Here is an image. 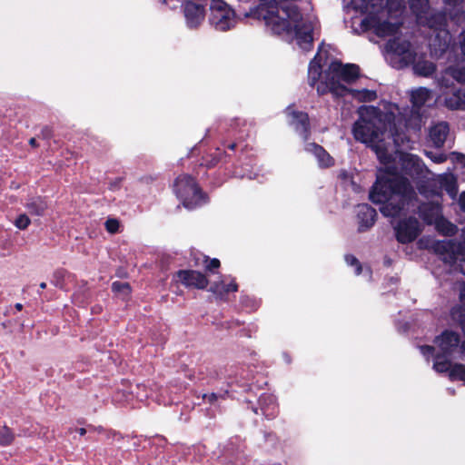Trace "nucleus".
<instances>
[{
  "instance_id": "nucleus-1",
  "label": "nucleus",
  "mask_w": 465,
  "mask_h": 465,
  "mask_svg": "<svg viewBox=\"0 0 465 465\" xmlns=\"http://www.w3.org/2000/svg\"><path fill=\"white\" fill-rule=\"evenodd\" d=\"M251 15L264 21L275 35H294L297 44L304 51L312 46V27L302 22V16L293 4L265 3L251 11Z\"/></svg>"
},
{
  "instance_id": "nucleus-2",
  "label": "nucleus",
  "mask_w": 465,
  "mask_h": 465,
  "mask_svg": "<svg viewBox=\"0 0 465 465\" xmlns=\"http://www.w3.org/2000/svg\"><path fill=\"white\" fill-rule=\"evenodd\" d=\"M360 118L355 122L352 133L354 138L368 143L376 153L380 161L388 163L391 155L383 143L386 138H391L398 144V130L392 113L382 112L374 106H361L359 111Z\"/></svg>"
},
{
  "instance_id": "nucleus-3",
  "label": "nucleus",
  "mask_w": 465,
  "mask_h": 465,
  "mask_svg": "<svg viewBox=\"0 0 465 465\" xmlns=\"http://www.w3.org/2000/svg\"><path fill=\"white\" fill-rule=\"evenodd\" d=\"M386 173L377 176V182L370 193L374 203H382L381 213L388 217L397 216L415 194L409 181L386 167Z\"/></svg>"
},
{
  "instance_id": "nucleus-4",
  "label": "nucleus",
  "mask_w": 465,
  "mask_h": 465,
  "mask_svg": "<svg viewBox=\"0 0 465 465\" xmlns=\"http://www.w3.org/2000/svg\"><path fill=\"white\" fill-rule=\"evenodd\" d=\"M359 67L355 64L342 65L339 62H333L326 71V80L316 87L319 94L328 92L335 96H344L349 89L343 83H351L358 77Z\"/></svg>"
},
{
  "instance_id": "nucleus-5",
  "label": "nucleus",
  "mask_w": 465,
  "mask_h": 465,
  "mask_svg": "<svg viewBox=\"0 0 465 465\" xmlns=\"http://www.w3.org/2000/svg\"><path fill=\"white\" fill-rule=\"evenodd\" d=\"M210 2V22L219 31H226L235 24L234 12L223 0H203Z\"/></svg>"
},
{
  "instance_id": "nucleus-6",
  "label": "nucleus",
  "mask_w": 465,
  "mask_h": 465,
  "mask_svg": "<svg viewBox=\"0 0 465 465\" xmlns=\"http://www.w3.org/2000/svg\"><path fill=\"white\" fill-rule=\"evenodd\" d=\"M175 192L183 201L184 207L192 209L201 201V192L193 179L189 175H181L175 181Z\"/></svg>"
},
{
  "instance_id": "nucleus-7",
  "label": "nucleus",
  "mask_w": 465,
  "mask_h": 465,
  "mask_svg": "<svg viewBox=\"0 0 465 465\" xmlns=\"http://www.w3.org/2000/svg\"><path fill=\"white\" fill-rule=\"evenodd\" d=\"M435 252L442 256L445 262H454L460 259L465 261V242L456 240L438 241L433 244Z\"/></svg>"
},
{
  "instance_id": "nucleus-8",
  "label": "nucleus",
  "mask_w": 465,
  "mask_h": 465,
  "mask_svg": "<svg viewBox=\"0 0 465 465\" xmlns=\"http://www.w3.org/2000/svg\"><path fill=\"white\" fill-rule=\"evenodd\" d=\"M386 49L392 55L401 59V67L414 62L415 54L411 50L409 41L401 38L391 39L386 45Z\"/></svg>"
},
{
  "instance_id": "nucleus-9",
  "label": "nucleus",
  "mask_w": 465,
  "mask_h": 465,
  "mask_svg": "<svg viewBox=\"0 0 465 465\" xmlns=\"http://www.w3.org/2000/svg\"><path fill=\"white\" fill-rule=\"evenodd\" d=\"M397 240L401 243L414 241L419 234V222L416 218L410 217L401 220L395 227Z\"/></svg>"
},
{
  "instance_id": "nucleus-10",
  "label": "nucleus",
  "mask_w": 465,
  "mask_h": 465,
  "mask_svg": "<svg viewBox=\"0 0 465 465\" xmlns=\"http://www.w3.org/2000/svg\"><path fill=\"white\" fill-rule=\"evenodd\" d=\"M179 281L186 287L205 289L209 283L207 277L193 270H181L176 272Z\"/></svg>"
},
{
  "instance_id": "nucleus-11",
  "label": "nucleus",
  "mask_w": 465,
  "mask_h": 465,
  "mask_svg": "<svg viewBox=\"0 0 465 465\" xmlns=\"http://www.w3.org/2000/svg\"><path fill=\"white\" fill-rule=\"evenodd\" d=\"M401 170L412 178L421 176L425 171L424 164L416 156L411 153H402L400 156Z\"/></svg>"
},
{
  "instance_id": "nucleus-12",
  "label": "nucleus",
  "mask_w": 465,
  "mask_h": 465,
  "mask_svg": "<svg viewBox=\"0 0 465 465\" xmlns=\"http://www.w3.org/2000/svg\"><path fill=\"white\" fill-rule=\"evenodd\" d=\"M184 15L190 27H196L203 20L204 11L202 5L193 2L184 4Z\"/></svg>"
},
{
  "instance_id": "nucleus-13",
  "label": "nucleus",
  "mask_w": 465,
  "mask_h": 465,
  "mask_svg": "<svg viewBox=\"0 0 465 465\" xmlns=\"http://www.w3.org/2000/svg\"><path fill=\"white\" fill-rule=\"evenodd\" d=\"M444 356L450 355L456 349L460 342L459 335L453 331H445L435 341Z\"/></svg>"
},
{
  "instance_id": "nucleus-14",
  "label": "nucleus",
  "mask_w": 465,
  "mask_h": 465,
  "mask_svg": "<svg viewBox=\"0 0 465 465\" xmlns=\"http://www.w3.org/2000/svg\"><path fill=\"white\" fill-rule=\"evenodd\" d=\"M377 213L375 209L368 204L358 206L357 216L359 219V231L363 232L370 229L375 223Z\"/></svg>"
},
{
  "instance_id": "nucleus-15",
  "label": "nucleus",
  "mask_w": 465,
  "mask_h": 465,
  "mask_svg": "<svg viewBox=\"0 0 465 465\" xmlns=\"http://www.w3.org/2000/svg\"><path fill=\"white\" fill-rule=\"evenodd\" d=\"M431 213L432 218L429 219V223H432L434 220L436 223V227L439 232H442L445 235H453L457 232V227L447 221L446 219L440 217V206L439 204L431 205Z\"/></svg>"
},
{
  "instance_id": "nucleus-16",
  "label": "nucleus",
  "mask_w": 465,
  "mask_h": 465,
  "mask_svg": "<svg viewBox=\"0 0 465 465\" xmlns=\"http://www.w3.org/2000/svg\"><path fill=\"white\" fill-rule=\"evenodd\" d=\"M320 81L317 84L320 85L322 83H324L326 80V71L322 74V66L319 61V54H316L314 58L311 61L309 69H308V81L309 84L312 87H314L315 84Z\"/></svg>"
},
{
  "instance_id": "nucleus-17",
  "label": "nucleus",
  "mask_w": 465,
  "mask_h": 465,
  "mask_svg": "<svg viewBox=\"0 0 465 465\" xmlns=\"http://www.w3.org/2000/svg\"><path fill=\"white\" fill-rule=\"evenodd\" d=\"M419 21L430 28L440 30L446 24V15L441 12L430 13L428 9L425 14H422V19Z\"/></svg>"
},
{
  "instance_id": "nucleus-18",
  "label": "nucleus",
  "mask_w": 465,
  "mask_h": 465,
  "mask_svg": "<svg viewBox=\"0 0 465 465\" xmlns=\"http://www.w3.org/2000/svg\"><path fill=\"white\" fill-rule=\"evenodd\" d=\"M449 134V125L445 122H441L434 125L430 132V136L435 146L443 145Z\"/></svg>"
},
{
  "instance_id": "nucleus-19",
  "label": "nucleus",
  "mask_w": 465,
  "mask_h": 465,
  "mask_svg": "<svg viewBox=\"0 0 465 465\" xmlns=\"http://www.w3.org/2000/svg\"><path fill=\"white\" fill-rule=\"evenodd\" d=\"M432 98V92L426 87H419L411 93V101L414 108H420Z\"/></svg>"
},
{
  "instance_id": "nucleus-20",
  "label": "nucleus",
  "mask_w": 465,
  "mask_h": 465,
  "mask_svg": "<svg viewBox=\"0 0 465 465\" xmlns=\"http://www.w3.org/2000/svg\"><path fill=\"white\" fill-rule=\"evenodd\" d=\"M47 203L42 197L30 198L25 203V208L33 216H43L47 210Z\"/></svg>"
},
{
  "instance_id": "nucleus-21",
  "label": "nucleus",
  "mask_w": 465,
  "mask_h": 465,
  "mask_svg": "<svg viewBox=\"0 0 465 465\" xmlns=\"http://www.w3.org/2000/svg\"><path fill=\"white\" fill-rule=\"evenodd\" d=\"M445 105L451 110L465 109V92L455 90L445 98Z\"/></svg>"
},
{
  "instance_id": "nucleus-22",
  "label": "nucleus",
  "mask_w": 465,
  "mask_h": 465,
  "mask_svg": "<svg viewBox=\"0 0 465 465\" xmlns=\"http://www.w3.org/2000/svg\"><path fill=\"white\" fill-rule=\"evenodd\" d=\"M293 121L292 124L295 125L296 130L302 134H304V138H307V133L309 130V117L307 114L302 112H292V113Z\"/></svg>"
},
{
  "instance_id": "nucleus-23",
  "label": "nucleus",
  "mask_w": 465,
  "mask_h": 465,
  "mask_svg": "<svg viewBox=\"0 0 465 465\" xmlns=\"http://www.w3.org/2000/svg\"><path fill=\"white\" fill-rule=\"evenodd\" d=\"M413 63V71L417 75L428 77L436 71V65L430 61L419 60Z\"/></svg>"
},
{
  "instance_id": "nucleus-24",
  "label": "nucleus",
  "mask_w": 465,
  "mask_h": 465,
  "mask_svg": "<svg viewBox=\"0 0 465 465\" xmlns=\"http://www.w3.org/2000/svg\"><path fill=\"white\" fill-rule=\"evenodd\" d=\"M308 150L315 154L322 165L330 166L332 164L331 157L322 146L316 143H311L308 145Z\"/></svg>"
},
{
  "instance_id": "nucleus-25",
  "label": "nucleus",
  "mask_w": 465,
  "mask_h": 465,
  "mask_svg": "<svg viewBox=\"0 0 465 465\" xmlns=\"http://www.w3.org/2000/svg\"><path fill=\"white\" fill-rule=\"evenodd\" d=\"M400 24H394L387 21L381 22L376 26V34L379 36H387L394 35L400 29Z\"/></svg>"
},
{
  "instance_id": "nucleus-26",
  "label": "nucleus",
  "mask_w": 465,
  "mask_h": 465,
  "mask_svg": "<svg viewBox=\"0 0 465 465\" xmlns=\"http://www.w3.org/2000/svg\"><path fill=\"white\" fill-rule=\"evenodd\" d=\"M440 185L451 197L457 194L456 179L451 174H445L440 177Z\"/></svg>"
},
{
  "instance_id": "nucleus-27",
  "label": "nucleus",
  "mask_w": 465,
  "mask_h": 465,
  "mask_svg": "<svg viewBox=\"0 0 465 465\" xmlns=\"http://www.w3.org/2000/svg\"><path fill=\"white\" fill-rule=\"evenodd\" d=\"M210 291L217 295H223L230 292L237 291V285L235 283L224 284L223 282H214Z\"/></svg>"
},
{
  "instance_id": "nucleus-28",
  "label": "nucleus",
  "mask_w": 465,
  "mask_h": 465,
  "mask_svg": "<svg viewBox=\"0 0 465 465\" xmlns=\"http://www.w3.org/2000/svg\"><path fill=\"white\" fill-rule=\"evenodd\" d=\"M410 5L418 19H422V14L429 9V0H410Z\"/></svg>"
},
{
  "instance_id": "nucleus-29",
  "label": "nucleus",
  "mask_w": 465,
  "mask_h": 465,
  "mask_svg": "<svg viewBox=\"0 0 465 465\" xmlns=\"http://www.w3.org/2000/svg\"><path fill=\"white\" fill-rule=\"evenodd\" d=\"M349 93L352 94L354 98L361 102H370L376 99L377 94L374 91L362 89V90H350Z\"/></svg>"
},
{
  "instance_id": "nucleus-30",
  "label": "nucleus",
  "mask_w": 465,
  "mask_h": 465,
  "mask_svg": "<svg viewBox=\"0 0 465 465\" xmlns=\"http://www.w3.org/2000/svg\"><path fill=\"white\" fill-rule=\"evenodd\" d=\"M447 356H444L442 353H438L435 357V362L433 365V369L437 372H445L451 369L450 362L446 360Z\"/></svg>"
},
{
  "instance_id": "nucleus-31",
  "label": "nucleus",
  "mask_w": 465,
  "mask_h": 465,
  "mask_svg": "<svg viewBox=\"0 0 465 465\" xmlns=\"http://www.w3.org/2000/svg\"><path fill=\"white\" fill-rule=\"evenodd\" d=\"M112 290L123 299L127 297L131 292V286L128 282H114L112 284Z\"/></svg>"
},
{
  "instance_id": "nucleus-32",
  "label": "nucleus",
  "mask_w": 465,
  "mask_h": 465,
  "mask_svg": "<svg viewBox=\"0 0 465 465\" xmlns=\"http://www.w3.org/2000/svg\"><path fill=\"white\" fill-rule=\"evenodd\" d=\"M15 440V434L11 429L3 426L0 429V446H8Z\"/></svg>"
},
{
  "instance_id": "nucleus-33",
  "label": "nucleus",
  "mask_w": 465,
  "mask_h": 465,
  "mask_svg": "<svg viewBox=\"0 0 465 465\" xmlns=\"http://www.w3.org/2000/svg\"><path fill=\"white\" fill-rule=\"evenodd\" d=\"M448 73L456 82L465 84V67L461 66H449Z\"/></svg>"
},
{
  "instance_id": "nucleus-34",
  "label": "nucleus",
  "mask_w": 465,
  "mask_h": 465,
  "mask_svg": "<svg viewBox=\"0 0 465 465\" xmlns=\"http://www.w3.org/2000/svg\"><path fill=\"white\" fill-rule=\"evenodd\" d=\"M437 83L440 88L449 89L453 87V78L451 74L448 73V68L437 78Z\"/></svg>"
},
{
  "instance_id": "nucleus-35",
  "label": "nucleus",
  "mask_w": 465,
  "mask_h": 465,
  "mask_svg": "<svg viewBox=\"0 0 465 465\" xmlns=\"http://www.w3.org/2000/svg\"><path fill=\"white\" fill-rule=\"evenodd\" d=\"M451 380H461L465 381V365L455 364L451 367L449 373Z\"/></svg>"
},
{
  "instance_id": "nucleus-36",
  "label": "nucleus",
  "mask_w": 465,
  "mask_h": 465,
  "mask_svg": "<svg viewBox=\"0 0 465 465\" xmlns=\"http://www.w3.org/2000/svg\"><path fill=\"white\" fill-rule=\"evenodd\" d=\"M454 321L458 322L465 334V307L455 308L451 312Z\"/></svg>"
},
{
  "instance_id": "nucleus-37",
  "label": "nucleus",
  "mask_w": 465,
  "mask_h": 465,
  "mask_svg": "<svg viewBox=\"0 0 465 465\" xmlns=\"http://www.w3.org/2000/svg\"><path fill=\"white\" fill-rule=\"evenodd\" d=\"M31 223L27 214L22 213L15 221V225L20 230H25Z\"/></svg>"
},
{
  "instance_id": "nucleus-38",
  "label": "nucleus",
  "mask_w": 465,
  "mask_h": 465,
  "mask_svg": "<svg viewBox=\"0 0 465 465\" xmlns=\"http://www.w3.org/2000/svg\"><path fill=\"white\" fill-rule=\"evenodd\" d=\"M105 229L109 233H116L120 227V222L114 218H109L104 223Z\"/></svg>"
},
{
  "instance_id": "nucleus-39",
  "label": "nucleus",
  "mask_w": 465,
  "mask_h": 465,
  "mask_svg": "<svg viewBox=\"0 0 465 465\" xmlns=\"http://www.w3.org/2000/svg\"><path fill=\"white\" fill-rule=\"evenodd\" d=\"M345 261L349 265L355 266L356 274H360L361 272V265L356 257L348 254L345 256Z\"/></svg>"
},
{
  "instance_id": "nucleus-40",
  "label": "nucleus",
  "mask_w": 465,
  "mask_h": 465,
  "mask_svg": "<svg viewBox=\"0 0 465 465\" xmlns=\"http://www.w3.org/2000/svg\"><path fill=\"white\" fill-rule=\"evenodd\" d=\"M205 262L207 263L205 265L207 271H213V269H217L220 267V261L218 259L209 260L208 258H206Z\"/></svg>"
},
{
  "instance_id": "nucleus-41",
  "label": "nucleus",
  "mask_w": 465,
  "mask_h": 465,
  "mask_svg": "<svg viewBox=\"0 0 465 465\" xmlns=\"http://www.w3.org/2000/svg\"><path fill=\"white\" fill-rule=\"evenodd\" d=\"M428 156L435 163H443L447 160V156L445 154H442V153H440V154H435L433 153H427Z\"/></svg>"
},
{
  "instance_id": "nucleus-42",
  "label": "nucleus",
  "mask_w": 465,
  "mask_h": 465,
  "mask_svg": "<svg viewBox=\"0 0 465 465\" xmlns=\"http://www.w3.org/2000/svg\"><path fill=\"white\" fill-rule=\"evenodd\" d=\"M459 45L462 54L465 56V31L461 32L459 36Z\"/></svg>"
},
{
  "instance_id": "nucleus-43",
  "label": "nucleus",
  "mask_w": 465,
  "mask_h": 465,
  "mask_svg": "<svg viewBox=\"0 0 465 465\" xmlns=\"http://www.w3.org/2000/svg\"><path fill=\"white\" fill-rule=\"evenodd\" d=\"M420 351H421L422 354L428 355L434 351V347L429 346V345L421 346Z\"/></svg>"
},
{
  "instance_id": "nucleus-44",
  "label": "nucleus",
  "mask_w": 465,
  "mask_h": 465,
  "mask_svg": "<svg viewBox=\"0 0 465 465\" xmlns=\"http://www.w3.org/2000/svg\"><path fill=\"white\" fill-rule=\"evenodd\" d=\"M203 399H207L210 403H213L217 400V395L215 393L203 394Z\"/></svg>"
},
{
  "instance_id": "nucleus-45",
  "label": "nucleus",
  "mask_w": 465,
  "mask_h": 465,
  "mask_svg": "<svg viewBox=\"0 0 465 465\" xmlns=\"http://www.w3.org/2000/svg\"><path fill=\"white\" fill-rule=\"evenodd\" d=\"M459 203H460V209L465 212V192H463L460 196V200H459Z\"/></svg>"
},
{
  "instance_id": "nucleus-46",
  "label": "nucleus",
  "mask_w": 465,
  "mask_h": 465,
  "mask_svg": "<svg viewBox=\"0 0 465 465\" xmlns=\"http://www.w3.org/2000/svg\"><path fill=\"white\" fill-rule=\"evenodd\" d=\"M444 2L449 5L456 6L460 5L463 0H444Z\"/></svg>"
},
{
  "instance_id": "nucleus-47",
  "label": "nucleus",
  "mask_w": 465,
  "mask_h": 465,
  "mask_svg": "<svg viewBox=\"0 0 465 465\" xmlns=\"http://www.w3.org/2000/svg\"><path fill=\"white\" fill-rule=\"evenodd\" d=\"M54 277L56 279L55 285H58L59 281L63 278V273L61 272H54Z\"/></svg>"
},
{
  "instance_id": "nucleus-48",
  "label": "nucleus",
  "mask_w": 465,
  "mask_h": 465,
  "mask_svg": "<svg viewBox=\"0 0 465 465\" xmlns=\"http://www.w3.org/2000/svg\"><path fill=\"white\" fill-rule=\"evenodd\" d=\"M457 155V160L460 163H463L465 162V156L463 154H460V153H458L456 154Z\"/></svg>"
},
{
  "instance_id": "nucleus-49",
  "label": "nucleus",
  "mask_w": 465,
  "mask_h": 465,
  "mask_svg": "<svg viewBox=\"0 0 465 465\" xmlns=\"http://www.w3.org/2000/svg\"><path fill=\"white\" fill-rule=\"evenodd\" d=\"M29 143H30V145H32L33 147H36V146L38 145V144H37V143H36L35 138H31V139L29 140Z\"/></svg>"
},
{
  "instance_id": "nucleus-50",
  "label": "nucleus",
  "mask_w": 465,
  "mask_h": 465,
  "mask_svg": "<svg viewBox=\"0 0 465 465\" xmlns=\"http://www.w3.org/2000/svg\"><path fill=\"white\" fill-rule=\"evenodd\" d=\"M460 299L462 301H465V287L461 290V292H460Z\"/></svg>"
},
{
  "instance_id": "nucleus-51",
  "label": "nucleus",
  "mask_w": 465,
  "mask_h": 465,
  "mask_svg": "<svg viewBox=\"0 0 465 465\" xmlns=\"http://www.w3.org/2000/svg\"><path fill=\"white\" fill-rule=\"evenodd\" d=\"M78 431H79L80 435H82V436H83V435H84V434L86 433V430H85V429H84V428L79 429V430H78Z\"/></svg>"
},
{
  "instance_id": "nucleus-52",
  "label": "nucleus",
  "mask_w": 465,
  "mask_h": 465,
  "mask_svg": "<svg viewBox=\"0 0 465 465\" xmlns=\"http://www.w3.org/2000/svg\"><path fill=\"white\" fill-rule=\"evenodd\" d=\"M15 308L18 310V311H21L22 308H23V305L21 303H16L15 304Z\"/></svg>"
},
{
  "instance_id": "nucleus-53",
  "label": "nucleus",
  "mask_w": 465,
  "mask_h": 465,
  "mask_svg": "<svg viewBox=\"0 0 465 465\" xmlns=\"http://www.w3.org/2000/svg\"><path fill=\"white\" fill-rule=\"evenodd\" d=\"M40 288L41 289H45L46 288V283L45 282L40 283Z\"/></svg>"
},
{
  "instance_id": "nucleus-54",
  "label": "nucleus",
  "mask_w": 465,
  "mask_h": 465,
  "mask_svg": "<svg viewBox=\"0 0 465 465\" xmlns=\"http://www.w3.org/2000/svg\"><path fill=\"white\" fill-rule=\"evenodd\" d=\"M229 147H230L232 150H233V149H234V147H235V144H234V143H232V144H231Z\"/></svg>"
},
{
  "instance_id": "nucleus-55",
  "label": "nucleus",
  "mask_w": 465,
  "mask_h": 465,
  "mask_svg": "<svg viewBox=\"0 0 465 465\" xmlns=\"http://www.w3.org/2000/svg\"><path fill=\"white\" fill-rule=\"evenodd\" d=\"M49 133H50V130H46V132H45L46 136H48Z\"/></svg>"
},
{
  "instance_id": "nucleus-56",
  "label": "nucleus",
  "mask_w": 465,
  "mask_h": 465,
  "mask_svg": "<svg viewBox=\"0 0 465 465\" xmlns=\"http://www.w3.org/2000/svg\"><path fill=\"white\" fill-rule=\"evenodd\" d=\"M49 133H50V130H46V132H45L46 136H48Z\"/></svg>"
},
{
  "instance_id": "nucleus-57",
  "label": "nucleus",
  "mask_w": 465,
  "mask_h": 465,
  "mask_svg": "<svg viewBox=\"0 0 465 465\" xmlns=\"http://www.w3.org/2000/svg\"><path fill=\"white\" fill-rule=\"evenodd\" d=\"M163 3L165 2V0H162Z\"/></svg>"
}]
</instances>
